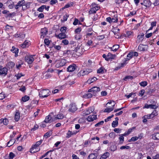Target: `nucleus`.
<instances>
[{
    "mask_svg": "<svg viewBox=\"0 0 159 159\" xmlns=\"http://www.w3.org/2000/svg\"><path fill=\"white\" fill-rule=\"evenodd\" d=\"M44 42L45 44H46L47 46H48L50 44L49 41L48 39H45L44 40Z\"/></svg>",
    "mask_w": 159,
    "mask_h": 159,
    "instance_id": "680f3d73",
    "label": "nucleus"
},
{
    "mask_svg": "<svg viewBox=\"0 0 159 159\" xmlns=\"http://www.w3.org/2000/svg\"><path fill=\"white\" fill-rule=\"evenodd\" d=\"M7 69L6 67H2L0 71V75H6L7 74Z\"/></svg>",
    "mask_w": 159,
    "mask_h": 159,
    "instance_id": "f8f14e48",
    "label": "nucleus"
},
{
    "mask_svg": "<svg viewBox=\"0 0 159 159\" xmlns=\"http://www.w3.org/2000/svg\"><path fill=\"white\" fill-rule=\"evenodd\" d=\"M100 91V88L99 87L95 86L92 87L88 91V92H92L95 96L96 93Z\"/></svg>",
    "mask_w": 159,
    "mask_h": 159,
    "instance_id": "f03ea898",
    "label": "nucleus"
},
{
    "mask_svg": "<svg viewBox=\"0 0 159 159\" xmlns=\"http://www.w3.org/2000/svg\"><path fill=\"white\" fill-rule=\"evenodd\" d=\"M15 37L16 38H23L25 37V34L22 33H20V34H15Z\"/></svg>",
    "mask_w": 159,
    "mask_h": 159,
    "instance_id": "393cba45",
    "label": "nucleus"
},
{
    "mask_svg": "<svg viewBox=\"0 0 159 159\" xmlns=\"http://www.w3.org/2000/svg\"><path fill=\"white\" fill-rule=\"evenodd\" d=\"M53 121V120L52 117L50 115H49L46 117L44 122L46 123H48L52 122Z\"/></svg>",
    "mask_w": 159,
    "mask_h": 159,
    "instance_id": "9b49d317",
    "label": "nucleus"
},
{
    "mask_svg": "<svg viewBox=\"0 0 159 159\" xmlns=\"http://www.w3.org/2000/svg\"><path fill=\"white\" fill-rule=\"evenodd\" d=\"M132 32L131 31H128L126 34H125V36L126 37L130 38V36L133 35Z\"/></svg>",
    "mask_w": 159,
    "mask_h": 159,
    "instance_id": "72a5a7b5",
    "label": "nucleus"
},
{
    "mask_svg": "<svg viewBox=\"0 0 159 159\" xmlns=\"http://www.w3.org/2000/svg\"><path fill=\"white\" fill-rule=\"evenodd\" d=\"M98 156V154L96 153H92L90 154L88 157V159H96Z\"/></svg>",
    "mask_w": 159,
    "mask_h": 159,
    "instance_id": "2eb2a0df",
    "label": "nucleus"
},
{
    "mask_svg": "<svg viewBox=\"0 0 159 159\" xmlns=\"http://www.w3.org/2000/svg\"><path fill=\"white\" fill-rule=\"evenodd\" d=\"M118 124V121H113L111 125L113 128H115L117 126Z\"/></svg>",
    "mask_w": 159,
    "mask_h": 159,
    "instance_id": "4c0bfd02",
    "label": "nucleus"
},
{
    "mask_svg": "<svg viewBox=\"0 0 159 159\" xmlns=\"http://www.w3.org/2000/svg\"><path fill=\"white\" fill-rule=\"evenodd\" d=\"M125 149H130V148L129 146H122L120 147V149L121 150H123Z\"/></svg>",
    "mask_w": 159,
    "mask_h": 159,
    "instance_id": "864d4df0",
    "label": "nucleus"
},
{
    "mask_svg": "<svg viewBox=\"0 0 159 159\" xmlns=\"http://www.w3.org/2000/svg\"><path fill=\"white\" fill-rule=\"evenodd\" d=\"M144 6L146 7H149L151 5V3L149 0H144L143 1Z\"/></svg>",
    "mask_w": 159,
    "mask_h": 159,
    "instance_id": "a211bd4d",
    "label": "nucleus"
},
{
    "mask_svg": "<svg viewBox=\"0 0 159 159\" xmlns=\"http://www.w3.org/2000/svg\"><path fill=\"white\" fill-rule=\"evenodd\" d=\"M119 139L120 140V144H122L123 142L124 141V137L122 135L119 138Z\"/></svg>",
    "mask_w": 159,
    "mask_h": 159,
    "instance_id": "13d9d810",
    "label": "nucleus"
},
{
    "mask_svg": "<svg viewBox=\"0 0 159 159\" xmlns=\"http://www.w3.org/2000/svg\"><path fill=\"white\" fill-rule=\"evenodd\" d=\"M92 110V108L91 107L88 108L86 110L84 111L83 112V116H85L90 114L93 111Z\"/></svg>",
    "mask_w": 159,
    "mask_h": 159,
    "instance_id": "6e6552de",
    "label": "nucleus"
},
{
    "mask_svg": "<svg viewBox=\"0 0 159 159\" xmlns=\"http://www.w3.org/2000/svg\"><path fill=\"white\" fill-rule=\"evenodd\" d=\"M133 78V77L132 76H125L124 79L123 80L125 81H126L127 80H132Z\"/></svg>",
    "mask_w": 159,
    "mask_h": 159,
    "instance_id": "49530a36",
    "label": "nucleus"
},
{
    "mask_svg": "<svg viewBox=\"0 0 159 159\" xmlns=\"http://www.w3.org/2000/svg\"><path fill=\"white\" fill-rule=\"evenodd\" d=\"M73 52H74V51H70V50H67L66 51H65L63 53L64 55L67 54L69 55V57L70 55H71L72 53H73Z\"/></svg>",
    "mask_w": 159,
    "mask_h": 159,
    "instance_id": "c756f323",
    "label": "nucleus"
},
{
    "mask_svg": "<svg viewBox=\"0 0 159 159\" xmlns=\"http://www.w3.org/2000/svg\"><path fill=\"white\" fill-rule=\"evenodd\" d=\"M110 156V153L107 152L104 153L102 156H101L100 159H106Z\"/></svg>",
    "mask_w": 159,
    "mask_h": 159,
    "instance_id": "aec40b11",
    "label": "nucleus"
},
{
    "mask_svg": "<svg viewBox=\"0 0 159 159\" xmlns=\"http://www.w3.org/2000/svg\"><path fill=\"white\" fill-rule=\"evenodd\" d=\"M25 61L29 64H31L34 61V58L31 56H27L25 57Z\"/></svg>",
    "mask_w": 159,
    "mask_h": 159,
    "instance_id": "0eeeda50",
    "label": "nucleus"
},
{
    "mask_svg": "<svg viewBox=\"0 0 159 159\" xmlns=\"http://www.w3.org/2000/svg\"><path fill=\"white\" fill-rule=\"evenodd\" d=\"M96 8L94 7L91 8L90 10L89 11V14H92L93 13H96Z\"/></svg>",
    "mask_w": 159,
    "mask_h": 159,
    "instance_id": "f704fd0d",
    "label": "nucleus"
},
{
    "mask_svg": "<svg viewBox=\"0 0 159 159\" xmlns=\"http://www.w3.org/2000/svg\"><path fill=\"white\" fill-rule=\"evenodd\" d=\"M73 4V2H71L70 3H67V4L64 7V8H68L69 7L72 6Z\"/></svg>",
    "mask_w": 159,
    "mask_h": 159,
    "instance_id": "09e8293b",
    "label": "nucleus"
},
{
    "mask_svg": "<svg viewBox=\"0 0 159 159\" xmlns=\"http://www.w3.org/2000/svg\"><path fill=\"white\" fill-rule=\"evenodd\" d=\"M155 91V89H150L148 90V91H146V93L148 94H151L152 93L154 92Z\"/></svg>",
    "mask_w": 159,
    "mask_h": 159,
    "instance_id": "8fccbe9b",
    "label": "nucleus"
},
{
    "mask_svg": "<svg viewBox=\"0 0 159 159\" xmlns=\"http://www.w3.org/2000/svg\"><path fill=\"white\" fill-rule=\"evenodd\" d=\"M8 65L11 68L14 66L15 63L14 62L11 61L8 63Z\"/></svg>",
    "mask_w": 159,
    "mask_h": 159,
    "instance_id": "e2e57ef3",
    "label": "nucleus"
},
{
    "mask_svg": "<svg viewBox=\"0 0 159 159\" xmlns=\"http://www.w3.org/2000/svg\"><path fill=\"white\" fill-rule=\"evenodd\" d=\"M57 2V0H51L50 1V3L51 5H53Z\"/></svg>",
    "mask_w": 159,
    "mask_h": 159,
    "instance_id": "052dcab7",
    "label": "nucleus"
},
{
    "mask_svg": "<svg viewBox=\"0 0 159 159\" xmlns=\"http://www.w3.org/2000/svg\"><path fill=\"white\" fill-rule=\"evenodd\" d=\"M15 156V155L12 152H11L9 154V158L11 159H13Z\"/></svg>",
    "mask_w": 159,
    "mask_h": 159,
    "instance_id": "3c124183",
    "label": "nucleus"
},
{
    "mask_svg": "<svg viewBox=\"0 0 159 159\" xmlns=\"http://www.w3.org/2000/svg\"><path fill=\"white\" fill-rule=\"evenodd\" d=\"M37 147H34V146H32L30 149V152L31 153H34L40 150V148H37Z\"/></svg>",
    "mask_w": 159,
    "mask_h": 159,
    "instance_id": "4468645a",
    "label": "nucleus"
},
{
    "mask_svg": "<svg viewBox=\"0 0 159 159\" xmlns=\"http://www.w3.org/2000/svg\"><path fill=\"white\" fill-rule=\"evenodd\" d=\"M46 7L45 5H42L37 9V10L40 12H42L45 8Z\"/></svg>",
    "mask_w": 159,
    "mask_h": 159,
    "instance_id": "e433bc0d",
    "label": "nucleus"
},
{
    "mask_svg": "<svg viewBox=\"0 0 159 159\" xmlns=\"http://www.w3.org/2000/svg\"><path fill=\"white\" fill-rule=\"evenodd\" d=\"M106 20L110 23L112 22H116L118 21L117 16L114 15L113 17H108L106 19Z\"/></svg>",
    "mask_w": 159,
    "mask_h": 159,
    "instance_id": "7ed1b4c3",
    "label": "nucleus"
},
{
    "mask_svg": "<svg viewBox=\"0 0 159 159\" xmlns=\"http://www.w3.org/2000/svg\"><path fill=\"white\" fill-rule=\"evenodd\" d=\"M42 141V140H40V141L36 142V143L34 145H33V146H34V147H37L41 144Z\"/></svg>",
    "mask_w": 159,
    "mask_h": 159,
    "instance_id": "58836bf2",
    "label": "nucleus"
},
{
    "mask_svg": "<svg viewBox=\"0 0 159 159\" xmlns=\"http://www.w3.org/2000/svg\"><path fill=\"white\" fill-rule=\"evenodd\" d=\"M72 135H73L72 134V131H71L70 130H68L67 133L66 134V138H69L71 137Z\"/></svg>",
    "mask_w": 159,
    "mask_h": 159,
    "instance_id": "ea45409f",
    "label": "nucleus"
},
{
    "mask_svg": "<svg viewBox=\"0 0 159 159\" xmlns=\"http://www.w3.org/2000/svg\"><path fill=\"white\" fill-rule=\"evenodd\" d=\"M81 36L79 34H77L75 36V38L76 40H79L80 39Z\"/></svg>",
    "mask_w": 159,
    "mask_h": 159,
    "instance_id": "4d7b16f0",
    "label": "nucleus"
},
{
    "mask_svg": "<svg viewBox=\"0 0 159 159\" xmlns=\"http://www.w3.org/2000/svg\"><path fill=\"white\" fill-rule=\"evenodd\" d=\"M29 41L25 40L24 43L21 45V47L23 48H25L27 47L28 46Z\"/></svg>",
    "mask_w": 159,
    "mask_h": 159,
    "instance_id": "b1692460",
    "label": "nucleus"
},
{
    "mask_svg": "<svg viewBox=\"0 0 159 159\" xmlns=\"http://www.w3.org/2000/svg\"><path fill=\"white\" fill-rule=\"evenodd\" d=\"M64 117V116L63 114H59L57 116L56 118L58 119H61Z\"/></svg>",
    "mask_w": 159,
    "mask_h": 159,
    "instance_id": "c03bdc74",
    "label": "nucleus"
},
{
    "mask_svg": "<svg viewBox=\"0 0 159 159\" xmlns=\"http://www.w3.org/2000/svg\"><path fill=\"white\" fill-rule=\"evenodd\" d=\"M81 31V28L80 27H78L75 30V32L77 34H79V33Z\"/></svg>",
    "mask_w": 159,
    "mask_h": 159,
    "instance_id": "338daca9",
    "label": "nucleus"
},
{
    "mask_svg": "<svg viewBox=\"0 0 159 159\" xmlns=\"http://www.w3.org/2000/svg\"><path fill=\"white\" fill-rule=\"evenodd\" d=\"M138 139V138L137 137L135 136L131 138V139L128 140L129 142H130L131 141H135L137 140Z\"/></svg>",
    "mask_w": 159,
    "mask_h": 159,
    "instance_id": "79ce46f5",
    "label": "nucleus"
},
{
    "mask_svg": "<svg viewBox=\"0 0 159 159\" xmlns=\"http://www.w3.org/2000/svg\"><path fill=\"white\" fill-rule=\"evenodd\" d=\"M48 32V29L46 28L41 29V36L40 37L42 38H44L45 35L47 34Z\"/></svg>",
    "mask_w": 159,
    "mask_h": 159,
    "instance_id": "39448f33",
    "label": "nucleus"
},
{
    "mask_svg": "<svg viewBox=\"0 0 159 159\" xmlns=\"http://www.w3.org/2000/svg\"><path fill=\"white\" fill-rule=\"evenodd\" d=\"M38 128H39V126L38 125H35L34 127L31 129V131H34L36 129H37Z\"/></svg>",
    "mask_w": 159,
    "mask_h": 159,
    "instance_id": "69168bd1",
    "label": "nucleus"
},
{
    "mask_svg": "<svg viewBox=\"0 0 159 159\" xmlns=\"http://www.w3.org/2000/svg\"><path fill=\"white\" fill-rule=\"evenodd\" d=\"M104 73V71L103 68L102 67L100 68L97 70V73L99 74H103Z\"/></svg>",
    "mask_w": 159,
    "mask_h": 159,
    "instance_id": "37998d69",
    "label": "nucleus"
},
{
    "mask_svg": "<svg viewBox=\"0 0 159 159\" xmlns=\"http://www.w3.org/2000/svg\"><path fill=\"white\" fill-rule=\"evenodd\" d=\"M144 46L143 44H140L138 47L139 49L141 51H145V48L144 47Z\"/></svg>",
    "mask_w": 159,
    "mask_h": 159,
    "instance_id": "2f4dec72",
    "label": "nucleus"
},
{
    "mask_svg": "<svg viewBox=\"0 0 159 159\" xmlns=\"http://www.w3.org/2000/svg\"><path fill=\"white\" fill-rule=\"evenodd\" d=\"M16 14L15 12L11 13L8 14L7 15V17H12L15 16H16Z\"/></svg>",
    "mask_w": 159,
    "mask_h": 159,
    "instance_id": "603ef678",
    "label": "nucleus"
},
{
    "mask_svg": "<svg viewBox=\"0 0 159 159\" xmlns=\"http://www.w3.org/2000/svg\"><path fill=\"white\" fill-rule=\"evenodd\" d=\"M50 93V91L48 89H43L39 92V95L40 97L43 98L48 96Z\"/></svg>",
    "mask_w": 159,
    "mask_h": 159,
    "instance_id": "f257e3e1",
    "label": "nucleus"
},
{
    "mask_svg": "<svg viewBox=\"0 0 159 159\" xmlns=\"http://www.w3.org/2000/svg\"><path fill=\"white\" fill-rule=\"evenodd\" d=\"M30 3L29 2H27L25 3L24 4V6H25L24 9H26L30 7Z\"/></svg>",
    "mask_w": 159,
    "mask_h": 159,
    "instance_id": "a19ab883",
    "label": "nucleus"
},
{
    "mask_svg": "<svg viewBox=\"0 0 159 159\" xmlns=\"http://www.w3.org/2000/svg\"><path fill=\"white\" fill-rule=\"evenodd\" d=\"M52 134V132L51 131H49L45 134L44 135V137L46 138H47L51 136Z\"/></svg>",
    "mask_w": 159,
    "mask_h": 159,
    "instance_id": "7c9ffc66",
    "label": "nucleus"
},
{
    "mask_svg": "<svg viewBox=\"0 0 159 159\" xmlns=\"http://www.w3.org/2000/svg\"><path fill=\"white\" fill-rule=\"evenodd\" d=\"M16 77L17 79H19L21 76H24V75H22L21 73H19L16 75Z\"/></svg>",
    "mask_w": 159,
    "mask_h": 159,
    "instance_id": "bf43d9fd",
    "label": "nucleus"
},
{
    "mask_svg": "<svg viewBox=\"0 0 159 159\" xmlns=\"http://www.w3.org/2000/svg\"><path fill=\"white\" fill-rule=\"evenodd\" d=\"M115 133H114V132H111L109 134V137L111 138H114L115 137Z\"/></svg>",
    "mask_w": 159,
    "mask_h": 159,
    "instance_id": "774afa93",
    "label": "nucleus"
},
{
    "mask_svg": "<svg viewBox=\"0 0 159 159\" xmlns=\"http://www.w3.org/2000/svg\"><path fill=\"white\" fill-rule=\"evenodd\" d=\"M56 37L60 39H64L66 38V35L65 33H61L56 36Z\"/></svg>",
    "mask_w": 159,
    "mask_h": 159,
    "instance_id": "412c9836",
    "label": "nucleus"
},
{
    "mask_svg": "<svg viewBox=\"0 0 159 159\" xmlns=\"http://www.w3.org/2000/svg\"><path fill=\"white\" fill-rule=\"evenodd\" d=\"M114 109V108L113 107H111L110 108H107L105 109L104 111V112H109L111 111H113Z\"/></svg>",
    "mask_w": 159,
    "mask_h": 159,
    "instance_id": "c9c22d12",
    "label": "nucleus"
},
{
    "mask_svg": "<svg viewBox=\"0 0 159 159\" xmlns=\"http://www.w3.org/2000/svg\"><path fill=\"white\" fill-rule=\"evenodd\" d=\"M97 119V115H90L87 118V120L89 122L95 120Z\"/></svg>",
    "mask_w": 159,
    "mask_h": 159,
    "instance_id": "9d476101",
    "label": "nucleus"
},
{
    "mask_svg": "<svg viewBox=\"0 0 159 159\" xmlns=\"http://www.w3.org/2000/svg\"><path fill=\"white\" fill-rule=\"evenodd\" d=\"M19 49L17 48H15L14 46L12 47V49L11 50V51L13 53H15V56L16 57L18 56V53Z\"/></svg>",
    "mask_w": 159,
    "mask_h": 159,
    "instance_id": "f3484780",
    "label": "nucleus"
},
{
    "mask_svg": "<svg viewBox=\"0 0 159 159\" xmlns=\"http://www.w3.org/2000/svg\"><path fill=\"white\" fill-rule=\"evenodd\" d=\"M119 46L117 44H116L114 45L111 48V50L114 51V52H116L117 50L119 48Z\"/></svg>",
    "mask_w": 159,
    "mask_h": 159,
    "instance_id": "bb28decb",
    "label": "nucleus"
},
{
    "mask_svg": "<svg viewBox=\"0 0 159 159\" xmlns=\"http://www.w3.org/2000/svg\"><path fill=\"white\" fill-rule=\"evenodd\" d=\"M152 138L154 140H159V133L154 134L152 135Z\"/></svg>",
    "mask_w": 159,
    "mask_h": 159,
    "instance_id": "4be33fe9",
    "label": "nucleus"
},
{
    "mask_svg": "<svg viewBox=\"0 0 159 159\" xmlns=\"http://www.w3.org/2000/svg\"><path fill=\"white\" fill-rule=\"evenodd\" d=\"M92 71V70L90 69H86L85 70L83 71H80L78 75H80V76H84L86 75L89 74L90 72Z\"/></svg>",
    "mask_w": 159,
    "mask_h": 159,
    "instance_id": "20e7f679",
    "label": "nucleus"
},
{
    "mask_svg": "<svg viewBox=\"0 0 159 159\" xmlns=\"http://www.w3.org/2000/svg\"><path fill=\"white\" fill-rule=\"evenodd\" d=\"M69 107L68 111L70 112H74L77 110V108L74 104H71Z\"/></svg>",
    "mask_w": 159,
    "mask_h": 159,
    "instance_id": "423d86ee",
    "label": "nucleus"
},
{
    "mask_svg": "<svg viewBox=\"0 0 159 159\" xmlns=\"http://www.w3.org/2000/svg\"><path fill=\"white\" fill-rule=\"evenodd\" d=\"M140 85L143 87H145L147 84V82L146 81H142L139 83Z\"/></svg>",
    "mask_w": 159,
    "mask_h": 159,
    "instance_id": "5fc2aeb1",
    "label": "nucleus"
},
{
    "mask_svg": "<svg viewBox=\"0 0 159 159\" xmlns=\"http://www.w3.org/2000/svg\"><path fill=\"white\" fill-rule=\"evenodd\" d=\"M30 97L29 96L25 95L22 98V100L24 102H25L29 100Z\"/></svg>",
    "mask_w": 159,
    "mask_h": 159,
    "instance_id": "473e14b6",
    "label": "nucleus"
},
{
    "mask_svg": "<svg viewBox=\"0 0 159 159\" xmlns=\"http://www.w3.org/2000/svg\"><path fill=\"white\" fill-rule=\"evenodd\" d=\"M75 65L69 66L67 68V71L70 72L74 71L75 69Z\"/></svg>",
    "mask_w": 159,
    "mask_h": 159,
    "instance_id": "dca6fc26",
    "label": "nucleus"
},
{
    "mask_svg": "<svg viewBox=\"0 0 159 159\" xmlns=\"http://www.w3.org/2000/svg\"><path fill=\"white\" fill-rule=\"evenodd\" d=\"M104 122L103 120L101 121H100V122H99L98 123H97L95 125V126L96 127H98L100 125H103Z\"/></svg>",
    "mask_w": 159,
    "mask_h": 159,
    "instance_id": "de8ad7c7",
    "label": "nucleus"
},
{
    "mask_svg": "<svg viewBox=\"0 0 159 159\" xmlns=\"http://www.w3.org/2000/svg\"><path fill=\"white\" fill-rule=\"evenodd\" d=\"M144 34L143 33L140 34L138 36L137 38L138 39L137 40V41H138L139 43L140 42V40H143V38L144 36Z\"/></svg>",
    "mask_w": 159,
    "mask_h": 159,
    "instance_id": "a878e982",
    "label": "nucleus"
},
{
    "mask_svg": "<svg viewBox=\"0 0 159 159\" xmlns=\"http://www.w3.org/2000/svg\"><path fill=\"white\" fill-rule=\"evenodd\" d=\"M67 28L66 27H61L60 29V31L61 32V33H65L66 30Z\"/></svg>",
    "mask_w": 159,
    "mask_h": 159,
    "instance_id": "a18cd8bd",
    "label": "nucleus"
},
{
    "mask_svg": "<svg viewBox=\"0 0 159 159\" xmlns=\"http://www.w3.org/2000/svg\"><path fill=\"white\" fill-rule=\"evenodd\" d=\"M107 57L106 59L108 60V61H109L110 60H112L114 59L116 57V55H113L110 53H109L107 55Z\"/></svg>",
    "mask_w": 159,
    "mask_h": 159,
    "instance_id": "ddd939ff",
    "label": "nucleus"
},
{
    "mask_svg": "<svg viewBox=\"0 0 159 159\" xmlns=\"http://www.w3.org/2000/svg\"><path fill=\"white\" fill-rule=\"evenodd\" d=\"M62 43H63L65 45H66L68 44L69 41L65 39L62 40Z\"/></svg>",
    "mask_w": 159,
    "mask_h": 159,
    "instance_id": "0e129e2a",
    "label": "nucleus"
},
{
    "mask_svg": "<svg viewBox=\"0 0 159 159\" xmlns=\"http://www.w3.org/2000/svg\"><path fill=\"white\" fill-rule=\"evenodd\" d=\"M20 113L19 111L16 112L15 115V120L16 121H18L20 118Z\"/></svg>",
    "mask_w": 159,
    "mask_h": 159,
    "instance_id": "6ab92c4d",
    "label": "nucleus"
},
{
    "mask_svg": "<svg viewBox=\"0 0 159 159\" xmlns=\"http://www.w3.org/2000/svg\"><path fill=\"white\" fill-rule=\"evenodd\" d=\"M87 94H85L84 95V97L86 98H89L92 97L93 95L95 96L94 95L92 92H89Z\"/></svg>",
    "mask_w": 159,
    "mask_h": 159,
    "instance_id": "5701e85b",
    "label": "nucleus"
},
{
    "mask_svg": "<svg viewBox=\"0 0 159 159\" xmlns=\"http://www.w3.org/2000/svg\"><path fill=\"white\" fill-rule=\"evenodd\" d=\"M25 1L24 0H21L19 1L16 5L14 7L16 9H17L20 7L24 6V4L25 3Z\"/></svg>",
    "mask_w": 159,
    "mask_h": 159,
    "instance_id": "1a4fd4ad",
    "label": "nucleus"
},
{
    "mask_svg": "<svg viewBox=\"0 0 159 159\" xmlns=\"http://www.w3.org/2000/svg\"><path fill=\"white\" fill-rule=\"evenodd\" d=\"M158 107L156 105L150 104V108L152 109H156Z\"/></svg>",
    "mask_w": 159,
    "mask_h": 159,
    "instance_id": "6e6d98bb",
    "label": "nucleus"
},
{
    "mask_svg": "<svg viewBox=\"0 0 159 159\" xmlns=\"http://www.w3.org/2000/svg\"><path fill=\"white\" fill-rule=\"evenodd\" d=\"M12 139H11L10 141L7 143V146L10 147L11 145H13L15 142V140H13L14 141H12Z\"/></svg>",
    "mask_w": 159,
    "mask_h": 159,
    "instance_id": "cd10ccee",
    "label": "nucleus"
},
{
    "mask_svg": "<svg viewBox=\"0 0 159 159\" xmlns=\"http://www.w3.org/2000/svg\"><path fill=\"white\" fill-rule=\"evenodd\" d=\"M3 122V124L5 125H7L8 123V120L6 119H1L0 120V123Z\"/></svg>",
    "mask_w": 159,
    "mask_h": 159,
    "instance_id": "c85d7f7f",
    "label": "nucleus"
}]
</instances>
